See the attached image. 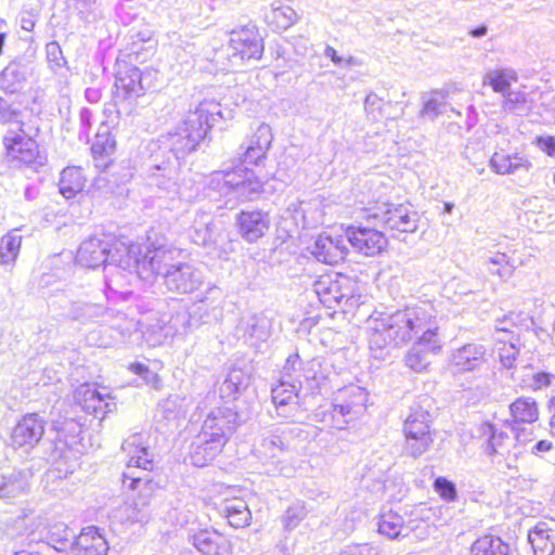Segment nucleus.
I'll return each instance as SVG.
<instances>
[{
	"mask_svg": "<svg viewBox=\"0 0 555 555\" xmlns=\"http://www.w3.org/2000/svg\"><path fill=\"white\" fill-rule=\"evenodd\" d=\"M273 134L271 127L260 124L254 134L241 145L243 154L238 165L216 170L207 177L206 188L227 202L253 201L262 192L263 184L245 165H258L271 146Z\"/></svg>",
	"mask_w": 555,
	"mask_h": 555,
	"instance_id": "1",
	"label": "nucleus"
},
{
	"mask_svg": "<svg viewBox=\"0 0 555 555\" xmlns=\"http://www.w3.org/2000/svg\"><path fill=\"white\" fill-rule=\"evenodd\" d=\"M121 448L129 456L127 470L122 474V487L137 490L140 498L138 501L125 502L116 511L115 517L127 525L146 522L150 518L147 498L154 489V482L150 478L154 463L145 444V436L133 434L124 441Z\"/></svg>",
	"mask_w": 555,
	"mask_h": 555,
	"instance_id": "2",
	"label": "nucleus"
},
{
	"mask_svg": "<svg viewBox=\"0 0 555 555\" xmlns=\"http://www.w3.org/2000/svg\"><path fill=\"white\" fill-rule=\"evenodd\" d=\"M427 327H437L434 309L430 306L406 307L393 313H380L373 320L369 344L372 351H383L389 346H400Z\"/></svg>",
	"mask_w": 555,
	"mask_h": 555,
	"instance_id": "3",
	"label": "nucleus"
},
{
	"mask_svg": "<svg viewBox=\"0 0 555 555\" xmlns=\"http://www.w3.org/2000/svg\"><path fill=\"white\" fill-rule=\"evenodd\" d=\"M177 250L167 246L147 247L137 262V272L141 280H152L163 275L164 284L170 292L191 294L204 283L203 272L188 262H173Z\"/></svg>",
	"mask_w": 555,
	"mask_h": 555,
	"instance_id": "4",
	"label": "nucleus"
},
{
	"mask_svg": "<svg viewBox=\"0 0 555 555\" xmlns=\"http://www.w3.org/2000/svg\"><path fill=\"white\" fill-rule=\"evenodd\" d=\"M223 118L220 103L214 100H204L190 109L175 131L168 133V145L175 158L172 162H179L193 152L208 129Z\"/></svg>",
	"mask_w": 555,
	"mask_h": 555,
	"instance_id": "5",
	"label": "nucleus"
},
{
	"mask_svg": "<svg viewBox=\"0 0 555 555\" xmlns=\"http://www.w3.org/2000/svg\"><path fill=\"white\" fill-rule=\"evenodd\" d=\"M39 128L20 119L5 129L2 135L3 162L11 169L38 172L46 166L47 155L37 142Z\"/></svg>",
	"mask_w": 555,
	"mask_h": 555,
	"instance_id": "6",
	"label": "nucleus"
},
{
	"mask_svg": "<svg viewBox=\"0 0 555 555\" xmlns=\"http://www.w3.org/2000/svg\"><path fill=\"white\" fill-rule=\"evenodd\" d=\"M76 261L86 268L108 267L111 263L130 270L140 261L137 247L127 246L114 236L102 233L85 240L76 255Z\"/></svg>",
	"mask_w": 555,
	"mask_h": 555,
	"instance_id": "7",
	"label": "nucleus"
},
{
	"mask_svg": "<svg viewBox=\"0 0 555 555\" xmlns=\"http://www.w3.org/2000/svg\"><path fill=\"white\" fill-rule=\"evenodd\" d=\"M144 94L142 72L127 63L118 64L113 91L114 104L111 105L112 108L106 106L104 114L108 116L115 109L117 117L131 116L138 99Z\"/></svg>",
	"mask_w": 555,
	"mask_h": 555,
	"instance_id": "8",
	"label": "nucleus"
},
{
	"mask_svg": "<svg viewBox=\"0 0 555 555\" xmlns=\"http://www.w3.org/2000/svg\"><path fill=\"white\" fill-rule=\"evenodd\" d=\"M312 287L319 300L328 309L338 306L352 308L358 302L356 297H360L357 281L337 272L319 276Z\"/></svg>",
	"mask_w": 555,
	"mask_h": 555,
	"instance_id": "9",
	"label": "nucleus"
},
{
	"mask_svg": "<svg viewBox=\"0 0 555 555\" xmlns=\"http://www.w3.org/2000/svg\"><path fill=\"white\" fill-rule=\"evenodd\" d=\"M404 447L408 456L417 459L427 452L434 443L430 431V414L422 405L415 403L403 424Z\"/></svg>",
	"mask_w": 555,
	"mask_h": 555,
	"instance_id": "10",
	"label": "nucleus"
},
{
	"mask_svg": "<svg viewBox=\"0 0 555 555\" xmlns=\"http://www.w3.org/2000/svg\"><path fill=\"white\" fill-rule=\"evenodd\" d=\"M228 57L237 66L245 61L260 60L263 53L262 39L254 25L243 26L230 33Z\"/></svg>",
	"mask_w": 555,
	"mask_h": 555,
	"instance_id": "11",
	"label": "nucleus"
},
{
	"mask_svg": "<svg viewBox=\"0 0 555 555\" xmlns=\"http://www.w3.org/2000/svg\"><path fill=\"white\" fill-rule=\"evenodd\" d=\"M369 393L357 385H348L338 389L333 398V417L341 416V424L336 427L341 429L350 421L358 418L366 410Z\"/></svg>",
	"mask_w": 555,
	"mask_h": 555,
	"instance_id": "12",
	"label": "nucleus"
},
{
	"mask_svg": "<svg viewBox=\"0 0 555 555\" xmlns=\"http://www.w3.org/2000/svg\"><path fill=\"white\" fill-rule=\"evenodd\" d=\"M372 217L385 229L402 233H413L418 228V214L403 204L384 203L375 208Z\"/></svg>",
	"mask_w": 555,
	"mask_h": 555,
	"instance_id": "13",
	"label": "nucleus"
},
{
	"mask_svg": "<svg viewBox=\"0 0 555 555\" xmlns=\"http://www.w3.org/2000/svg\"><path fill=\"white\" fill-rule=\"evenodd\" d=\"M301 429L296 425H284L263 433L255 447L259 459H275L291 448L292 441Z\"/></svg>",
	"mask_w": 555,
	"mask_h": 555,
	"instance_id": "14",
	"label": "nucleus"
},
{
	"mask_svg": "<svg viewBox=\"0 0 555 555\" xmlns=\"http://www.w3.org/2000/svg\"><path fill=\"white\" fill-rule=\"evenodd\" d=\"M46 429V421L37 413L24 415L11 431V446L14 449H23L25 452L33 450L41 440Z\"/></svg>",
	"mask_w": 555,
	"mask_h": 555,
	"instance_id": "15",
	"label": "nucleus"
},
{
	"mask_svg": "<svg viewBox=\"0 0 555 555\" xmlns=\"http://www.w3.org/2000/svg\"><path fill=\"white\" fill-rule=\"evenodd\" d=\"M75 398L80 408L88 414L102 421L104 417L116 410L115 399L105 388L100 390L95 386L82 385L76 390Z\"/></svg>",
	"mask_w": 555,
	"mask_h": 555,
	"instance_id": "16",
	"label": "nucleus"
},
{
	"mask_svg": "<svg viewBox=\"0 0 555 555\" xmlns=\"http://www.w3.org/2000/svg\"><path fill=\"white\" fill-rule=\"evenodd\" d=\"M238 425V414L231 408H216L205 418L201 433L212 438L220 439L227 444Z\"/></svg>",
	"mask_w": 555,
	"mask_h": 555,
	"instance_id": "17",
	"label": "nucleus"
},
{
	"mask_svg": "<svg viewBox=\"0 0 555 555\" xmlns=\"http://www.w3.org/2000/svg\"><path fill=\"white\" fill-rule=\"evenodd\" d=\"M441 348L437 327H427L405 356V364L415 372H423L429 365V354Z\"/></svg>",
	"mask_w": 555,
	"mask_h": 555,
	"instance_id": "18",
	"label": "nucleus"
},
{
	"mask_svg": "<svg viewBox=\"0 0 555 555\" xmlns=\"http://www.w3.org/2000/svg\"><path fill=\"white\" fill-rule=\"evenodd\" d=\"M346 240L364 256L378 255L388 243L382 231L367 227H349L346 231Z\"/></svg>",
	"mask_w": 555,
	"mask_h": 555,
	"instance_id": "19",
	"label": "nucleus"
},
{
	"mask_svg": "<svg viewBox=\"0 0 555 555\" xmlns=\"http://www.w3.org/2000/svg\"><path fill=\"white\" fill-rule=\"evenodd\" d=\"M236 333L248 345L258 346L271 337L272 320L264 312L244 314L236 325Z\"/></svg>",
	"mask_w": 555,
	"mask_h": 555,
	"instance_id": "20",
	"label": "nucleus"
},
{
	"mask_svg": "<svg viewBox=\"0 0 555 555\" xmlns=\"http://www.w3.org/2000/svg\"><path fill=\"white\" fill-rule=\"evenodd\" d=\"M309 250L318 261L330 266L337 264L347 256V240L341 235L331 236L322 233Z\"/></svg>",
	"mask_w": 555,
	"mask_h": 555,
	"instance_id": "21",
	"label": "nucleus"
},
{
	"mask_svg": "<svg viewBox=\"0 0 555 555\" xmlns=\"http://www.w3.org/2000/svg\"><path fill=\"white\" fill-rule=\"evenodd\" d=\"M301 388V380L279 379V383L271 389L272 401L279 416L291 418L298 411V391Z\"/></svg>",
	"mask_w": 555,
	"mask_h": 555,
	"instance_id": "22",
	"label": "nucleus"
},
{
	"mask_svg": "<svg viewBox=\"0 0 555 555\" xmlns=\"http://www.w3.org/2000/svg\"><path fill=\"white\" fill-rule=\"evenodd\" d=\"M235 224L240 235L248 243L264 236L270 227V217L262 210H242L236 215Z\"/></svg>",
	"mask_w": 555,
	"mask_h": 555,
	"instance_id": "23",
	"label": "nucleus"
},
{
	"mask_svg": "<svg viewBox=\"0 0 555 555\" xmlns=\"http://www.w3.org/2000/svg\"><path fill=\"white\" fill-rule=\"evenodd\" d=\"M108 317L107 307L86 300L70 301L67 310L63 313L65 320L77 322L81 325H102L104 320H108Z\"/></svg>",
	"mask_w": 555,
	"mask_h": 555,
	"instance_id": "24",
	"label": "nucleus"
},
{
	"mask_svg": "<svg viewBox=\"0 0 555 555\" xmlns=\"http://www.w3.org/2000/svg\"><path fill=\"white\" fill-rule=\"evenodd\" d=\"M179 162L167 159L152 167L149 185L157 189L160 195L175 196L179 192Z\"/></svg>",
	"mask_w": 555,
	"mask_h": 555,
	"instance_id": "25",
	"label": "nucleus"
},
{
	"mask_svg": "<svg viewBox=\"0 0 555 555\" xmlns=\"http://www.w3.org/2000/svg\"><path fill=\"white\" fill-rule=\"evenodd\" d=\"M478 438L482 441L481 448L488 456H505L513 446V438L503 430L498 429L489 422L481 423L477 429Z\"/></svg>",
	"mask_w": 555,
	"mask_h": 555,
	"instance_id": "26",
	"label": "nucleus"
},
{
	"mask_svg": "<svg viewBox=\"0 0 555 555\" xmlns=\"http://www.w3.org/2000/svg\"><path fill=\"white\" fill-rule=\"evenodd\" d=\"M487 349L477 343L465 344L452 351L450 366L455 373H465L478 370L486 362Z\"/></svg>",
	"mask_w": 555,
	"mask_h": 555,
	"instance_id": "27",
	"label": "nucleus"
},
{
	"mask_svg": "<svg viewBox=\"0 0 555 555\" xmlns=\"http://www.w3.org/2000/svg\"><path fill=\"white\" fill-rule=\"evenodd\" d=\"M220 439L214 440L201 431L192 439L188 456L192 465L205 467L211 463L223 450Z\"/></svg>",
	"mask_w": 555,
	"mask_h": 555,
	"instance_id": "28",
	"label": "nucleus"
},
{
	"mask_svg": "<svg viewBox=\"0 0 555 555\" xmlns=\"http://www.w3.org/2000/svg\"><path fill=\"white\" fill-rule=\"evenodd\" d=\"M105 295L107 299H127L132 294L129 283L133 272L138 275L137 268L126 270L116 263H111L105 267Z\"/></svg>",
	"mask_w": 555,
	"mask_h": 555,
	"instance_id": "29",
	"label": "nucleus"
},
{
	"mask_svg": "<svg viewBox=\"0 0 555 555\" xmlns=\"http://www.w3.org/2000/svg\"><path fill=\"white\" fill-rule=\"evenodd\" d=\"M189 541L202 555H222L228 550L225 537L209 528L190 533Z\"/></svg>",
	"mask_w": 555,
	"mask_h": 555,
	"instance_id": "30",
	"label": "nucleus"
},
{
	"mask_svg": "<svg viewBox=\"0 0 555 555\" xmlns=\"http://www.w3.org/2000/svg\"><path fill=\"white\" fill-rule=\"evenodd\" d=\"M116 150V141L112 135L109 127L106 121H103L95 134L94 141L91 145V153L96 162V167L106 170L112 165L111 156Z\"/></svg>",
	"mask_w": 555,
	"mask_h": 555,
	"instance_id": "31",
	"label": "nucleus"
},
{
	"mask_svg": "<svg viewBox=\"0 0 555 555\" xmlns=\"http://www.w3.org/2000/svg\"><path fill=\"white\" fill-rule=\"evenodd\" d=\"M75 547L82 550L85 555H106L108 542L95 526H89L76 535Z\"/></svg>",
	"mask_w": 555,
	"mask_h": 555,
	"instance_id": "32",
	"label": "nucleus"
},
{
	"mask_svg": "<svg viewBox=\"0 0 555 555\" xmlns=\"http://www.w3.org/2000/svg\"><path fill=\"white\" fill-rule=\"evenodd\" d=\"M378 532L390 540L406 537L409 528L405 525L404 518L392 508L383 507L377 521Z\"/></svg>",
	"mask_w": 555,
	"mask_h": 555,
	"instance_id": "33",
	"label": "nucleus"
},
{
	"mask_svg": "<svg viewBox=\"0 0 555 555\" xmlns=\"http://www.w3.org/2000/svg\"><path fill=\"white\" fill-rule=\"evenodd\" d=\"M528 543L531 545L533 555H554L555 534L546 522H538L528 532Z\"/></svg>",
	"mask_w": 555,
	"mask_h": 555,
	"instance_id": "34",
	"label": "nucleus"
},
{
	"mask_svg": "<svg viewBox=\"0 0 555 555\" xmlns=\"http://www.w3.org/2000/svg\"><path fill=\"white\" fill-rule=\"evenodd\" d=\"M530 160L518 153L508 155L494 153L490 159L491 169L498 175H514L520 170L528 171L531 168Z\"/></svg>",
	"mask_w": 555,
	"mask_h": 555,
	"instance_id": "35",
	"label": "nucleus"
},
{
	"mask_svg": "<svg viewBox=\"0 0 555 555\" xmlns=\"http://www.w3.org/2000/svg\"><path fill=\"white\" fill-rule=\"evenodd\" d=\"M511 422L507 424H532L539 420V406L531 397H519L509 404Z\"/></svg>",
	"mask_w": 555,
	"mask_h": 555,
	"instance_id": "36",
	"label": "nucleus"
},
{
	"mask_svg": "<svg viewBox=\"0 0 555 555\" xmlns=\"http://www.w3.org/2000/svg\"><path fill=\"white\" fill-rule=\"evenodd\" d=\"M26 75L20 63H9L0 73V90L5 94L18 93L25 85Z\"/></svg>",
	"mask_w": 555,
	"mask_h": 555,
	"instance_id": "37",
	"label": "nucleus"
},
{
	"mask_svg": "<svg viewBox=\"0 0 555 555\" xmlns=\"http://www.w3.org/2000/svg\"><path fill=\"white\" fill-rule=\"evenodd\" d=\"M222 514L227 517L229 525L234 528H244L249 525L251 519L247 503L237 498L223 502Z\"/></svg>",
	"mask_w": 555,
	"mask_h": 555,
	"instance_id": "38",
	"label": "nucleus"
},
{
	"mask_svg": "<svg viewBox=\"0 0 555 555\" xmlns=\"http://www.w3.org/2000/svg\"><path fill=\"white\" fill-rule=\"evenodd\" d=\"M85 183L86 179L79 167H67L61 172L59 190L65 198H73L83 190Z\"/></svg>",
	"mask_w": 555,
	"mask_h": 555,
	"instance_id": "39",
	"label": "nucleus"
},
{
	"mask_svg": "<svg viewBox=\"0 0 555 555\" xmlns=\"http://www.w3.org/2000/svg\"><path fill=\"white\" fill-rule=\"evenodd\" d=\"M23 236L13 229L0 240V264L12 268L20 255Z\"/></svg>",
	"mask_w": 555,
	"mask_h": 555,
	"instance_id": "40",
	"label": "nucleus"
},
{
	"mask_svg": "<svg viewBox=\"0 0 555 555\" xmlns=\"http://www.w3.org/2000/svg\"><path fill=\"white\" fill-rule=\"evenodd\" d=\"M509 545L500 537L485 534L470 546L469 555H508Z\"/></svg>",
	"mask_w": 555,
	"mask_h": 555,
	"instance_id": "41",
	"label": "nucleus"
},
{
	"mask_svg": "<svg viewBox=\"0 0 555 555\" xmlns=\"http://www.w3.org/2000/svg\"><path fill=\"white\" fill-rule=\"evenodd\" d=\"M518 80V75L514 68H495L488 70L483 76V83L489 85L496 93H505L512 82Z\"/></svg>",
	"mask_w": 555,
	"mask_h": 555,
	"instance_id": "42",
	"label": "nucleus"
},
{
	"mask_svg": "<svg viewBox=\"0 0 555 555\" xmlns=\"http://www.w3.org/2000/svg\"><path fill=\"white\" fill-rule=\"evenodd\" d=\"M212 217L207 212H197L192 227L190 237L198 246H207L212 238Z\"/></svg>",
	"mask_w": 555,
	"mask_h": 555,
	"instance_id": "43",
	"label": "nucleus"
},
{
	"mask_svg": "<svg viewBox=\"0 0 555 555\" xmlns=\"http://www.w3.org/2000/svg\"><path fill=\"white\" fill-rule=\"evenodd\" d=\"M27 487V480L22 472L0 474V498H16L25 493Z\"/></svg>",
	"mask_w": 555,
	"mask_h": 555,
	"instance_id": "44",
	"label": "nucleus"
},
{
	"mask_svg": "<svg viewBox=\"0 0 555 555\" xmlns=\"http://www.w3.org/2000/svg\"><path fill=\"white\" fill-rule=\"evenodd\" d=\"M109 317L104 320L102 324H106L112 328L118 331L121 336H129L138 330L139 321L129 317L127 313L107 308Z\"/></svg>",
	"mask_w": 555,
	"mask_h": 555,
	"instance_id": "45",
	"label": "nucleus"
},
{
	"mask_svg": "<svg viewBox=\"0 0 555 555\" xmlns=\"http://www.w3.org/2000/svg\"><path fill=\"white\" fill-rule=\"evenodd\" d=\"M266 18L275 30H285L296 22L297 14L291 7L280 5L273 7Z\"/></svg>",
	"mask_w": 555,
	"mask_h": 555,
	"instance_id": "46",
	"label": "nucleus"
},
{
	"mask_svg": "<svg viewBox=\"0 0 555 555\" xmlns=\"http://www.w3.org/2000/svg\"><path fill=\"white\" fill-rule=\"evenodd\" d=\"M48 538L54 548L61 552L75 545L76 534L65 524L59 522L50 528Z\"/></svg>",
	"mask_w": 555,
	"mask_h": 555,
	"instance_id": "47",
	"label": "nucleus"
},
{
	"mask_svg": "<svg viewBox=\"0 0 555 555\" xmlns=\"http://www.w3.org/2000/svg\"><path fill=\"white\" fill-rule=\"evenodd\" d=\"M485 267L492 275H498L503 281L508 280L515 270L506 254L496 253L485 261Z\"/></svg>",
	"mask_w": 555,
	"mask_h": 555,
	"instance_id": "48",
	"label": "nucleus"
},
{
	"mask_svg": "<svg viewBox=\"0 0 555 555\" xmlns=\"http://www.w3.org/2000/svg\"><path fill=\"white\" fill-rule=\"evenodd\" d=\"M496 340L502 344V347H499V358L502 365L506 369H512L515 365L517 357L519 354V349L517 344L519 343V337L515 339H505L498 337Z\"/></svg>",
	"mask_w": 555,
	"mask_h": 555,
	"instance_id": "49",
	"label": "nucleus"
},
{
	"mask_svg": "<svg viewBox=\"0 0 555 555\" xmlns=\"http://www.w3.org/2000/svg\"><path fill=\"white\" fill-rule=\"evenodd\" d=\"M502 108L506 113L522 115L526 111L527 95L520 91L508 90L503 93Z\"/></svg>",
	"mask_w": 555,
	"mask_h": 555,
	"instance_id": "50",
	"label": "nucleus"
},
{
	"mask_svg": "<svg viewBox=\"0 0 555 555\" xmlns=\"http://www.w3.org/2000/svg\"><path fill=\"white\" fill-rule=\"evenodd\" d=\"M307 509L304 502H295L282 516V524L288 531L294 530L306 518Z\"/></svg>",
	"mask_w": 555,
	"mask_h": 555,
	"instance_id": "51",
	"label": "nucleus"
},
{
	"mask_svg": "<svg viewBox=\"0 0 555 555\" xmlns=\"http://www.w3.org/2000/svg\"><path fill=\"white\" fill-rule=\"evenodd\" d=\"M520 320H522L521 314L509 313L503 319L496 320L495 332L498 334H504L505 336L503 338L505 339H515L518 337V334L515 333V328H517V324Z\"/></svg>",
	"mask_w": 555,
	"mask_h": 555,
	"instance_id": "52",
	"label": "nucleus"
},
{
	"mask_svg": "<svg viewBox=\"0 0 555 555\" xmlns=\"http://www.w3.org/2000/svg\"><path fill=\"white\" fill-rule=\"evenodd\" d=\"M175 333H186L193 327V319L184 307H179L168 321Z\"/></svg>",
	"mask_w": 555,
	"mask_h": 555,
	"instance_id": "53",
	"label": "nucleus"
},
{
	"mask_svg": "<svg viewBox=\"0 0 555 555\" xmlns=\"http://www.w3.org/2000/svg\"><path fill=\"white\" fill-rule=\"evenodd\" d=\"M555 374L544 371L533 372L524 379V384L527 388L538 391L546 388L553 384Z\"/></svg>",
	"mask_w": 555,
	"mask_h": 555,
	"instance_id": "54",
	"label": "nucleus"
},
{
	"mask_svg": "<svg viewBox=\"0 0 555 555\" xmlns=\"http://www.w3.org/2000/svg\"><path fill=\"white\" fill-rule=\"evenodd\" d=\"M444 104L443 98H438V93H434L428 99L424 100L420 115L423 118L434 120L442 113Z\"/></svg>",
	"mask_w": 555,
	"mask_h": 555,
	"instance_id": "55",
	"label": "nucleus"
},
{
	"mask_svg": "<svg viewBox=\"0 0 555 555\" xmlns=\"http://www.w3.org/2000/svg\"><path fill=\"white\" fill-rule=\"evenodd\" d=\"M434 489L446 502L457 500V490L455 485L446 477H438L434 481Z\"/></svg>",
	"mask_w": 555,
	"mask_h": 555,
	"instance_id": "56",
	"label": "nucleus"
},
{
	"mask_svg": "<svg viewBox=\"0 0 555 555\" xmlns=\"http://www.w3.org/2000/svg\"><path fill=\"white\" fill-rule=\"evenodd\" d=\"M46 56L52 70L61 68L66 63L61 46L56 41H51L46 44Z\"/></svg>",
	"mask_w": 555,
	"mask_h": 555,
	"instance_id": "57",
	"label": "nucleus"
},
{
	"mask_svg": "<svg viewBox=\"0 0 555 555\" xmlns=\"http://www.w3.org/2000/svg\"><path fill=\"white\" fill-rule=\"evenodd\" d=\"M301 367V360L298 353L289 354L281 372L280 379L300 380V375L297 374Z\"/></svg>",
	"mask_w": 555,
	"mask_h": 555,
	"instance_id": "58",
	"label": "nucleus"
},
{
	"mask_svg": "<svg viewBox=\"0 0 555 555\" xmlns=\"http://www.w3.org/2000/svg\"><path fill=\"white\" fill-rule=\"evenodd\" d=\"M22 112L18 108H14L5 99L0 96V122L7 125L9 128L13 122H17L22 119Z\"/></svg>",
	"mask_w": 555,
	"mask_h": 555,
	"instance_id": "59",
	"label": "nucleus"
},
{
	"mask_svg": "<svg viewBox=\"0 0 555 555\" xmlns=\"http://www.w3.org/2000/svg\"><path fill=\"white\" fill-rule=\"evenodd\" d=\"M129 370L134 373L135 375L143 378L146 385H150L152 387H157L159 384V376L155 372L151 371L149 366H146L143 363H132L129 366Z\"/></svg>",
	"mask_w": 555,
	"mask_h": 555,
	"instance_id": "60",
	"label": "nucleus"
},
{
	"mask_svg": "<svg viewBox=\"0 0 555 555\" xmlns=\"http://www.w3.org/2000/svg\"><path fill=\"white\" fill-rule=\"evenodd\" d=\"M55 429L57 430V438L61 440L63 437L66 439V434L69 433L72 435V440L68 442L65 440V444H72L75 442V439L81 433V426L73 418L65 420L61 426L55 425Z\"/></svg>",
	"mask_w": 555,
	"mask_h": 555,
	"instance_id": "61",
	"label": "nucleus"
},
{
	"mask_svg": "<svg viewBox=\"0 0 555 555\" xmlns=\"http://www.w3.org/2000/svg\"><path fill=\"white\" fill-rule=\"evenodd\" d=\"M92 111L83 107L79 113L80 130L78 133L79 141L89 142V131L92 127Z\"/></svg>",
	"mask_w": 555,
	"mask_h": 555,
	"instance_id": "62",
	"label": "nucleus"
},
{
	"mask_svg": "<svg viewBox=\"0 0 555 555\" xmlns=\"http://www.w3.org/2000/svg\"><path fill=\"white\" fill-rule=\"evenodd\" d=\"M227 377L232 384L234 383L236 387H240L242 390L248 387L250 380L249 373L240 367L231 369Z\"/></svg>",
	"mask_w": 555,
	"mask_h": 555,
	"instance_id": "63",
	"label": "nucleus"
},
{
	"mask_svg": "<svg viewBox=\"0 0 555 555\" xmlns=\"http://www.w3.org/2000/svg\"><path fill=\"white\" fill-rule=\"evenodd\" d=\"M346 555H378L376 547L369 543L350 545L345 550Z\"/></svg>",
	"mask_w": 555,
	"mask_h": 555,
	"instance_id": "64",
	"label": "nucleus"
}]
</instances>
